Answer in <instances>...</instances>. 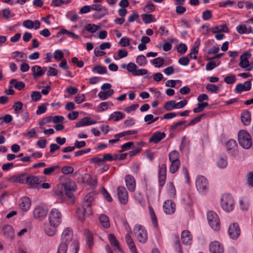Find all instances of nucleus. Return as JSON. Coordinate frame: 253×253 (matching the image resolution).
Returning a JSON list of instances; mask_svg holds the SVG:
<instances>
[{
  "label": "nucleus",
  "mask_w": 253,
  "mask_h": 253,
  "mask_svg": "<svg viewBox=\"0 0 253 253\" xmlns=\"http://www.w3.org/2000/svg\"><path fill=\"white\" fill-rule=\"evenodd\" d=\"M211 11L210 10H206L202 13V18L205 21H207L212 17Z\"/></svg>",
  "instance_id": "nucleus-57"
},
{
  "label": "nucleus",
  "mask_w": 253,
  "mask_h": 253,
  "mask_svg": "<svg viewBox=\"0 0 253 253\" xmlns=\"http://www.w3.org/2000/svg\"><path fill=\"white\" fill-rule=\"evenodd\" d=\"M173 237L174 238V247L176 251L178 252V253H183V252L181 250V246L180 243L179 236L177 234H174Z\"/></svg>",
  "instance_id": "nucleus-43"
},
{
  "label": "nucleus",
  "mask_w": 253,
  "mask_h": 253,
  "mask_svg": "<svg viewBox=\"0 0 253 253\" xmlns=\"http://www.w3.org/2000/svg\"><path fill=\"white\" fill-rule=\"evenodd\" d=\"M167 175V167L166 164H162L159 170V182L161 187H163L165 184Z\"/></svg>",
  "instance_id": "nucleus-14"
},
{
  "label": "nucleus",
  "mask_w": 253,
  "mask_h": 253,
  "mask_svg": "<svg viewBox=\"0 0 253 253\" xmlns=\"http://www.w3.org/2000/svg\"><path fill=\"white\" fill-rule=\"evenodd\" d=\"M96 123V121H93L90 118L84 117L80 121L76 123V127H79L93 125Z\"/></svg>",
  "instance_id": "nucleus-25"
},
{
  "label": "nucleus",
  "mask_w": 253,
  "mask_h": 253,
  "mask_svg": "<svg viewBox=\"0 0 253 253\" xmlns=\"http://www.w3.org/2000/svg\"><path fill=\"white\" fill-rule=\"evenodd\" d=\"M76 183L70 179H67L64 182L59 184L54 190L56 196L62 201L67 199L71 200L74 203L73 192L76 190Z\"/></svg>",
  "instance_id": "nucleus-1"
},
{
  "label": "nucleus",
  "mask_w": 253,
  "mask_h": 253,
  "mask_svg": "<svg viewBox=\"0 0 253 253\" xmlns=\"http://www.w3.org/2000/svg\"><path fill=\"white\" fill-rule=\"evenodd\" d=\"M251 56V54L249 52H245L240 56V62H239V65L240 67L245 68L246 71L249 65L248 59L250 58Z\"/></svg>",
  "instance_id": "nucleus-18"
},
{
  "label": "nucleus",
  "mask_w": 253,
  "mask_h": 253,
  "mask_svg": "<svg viewBox=\"0 0 253 253\" xmlns=\"http://www.w3.org/2000/svg\"><path fill=\"white\" fill-rule=\"evenodd\" d=\"M92 71L94 73H97L98 74H104L107 73L106 68L105 67L100 65L95 66L92 69Z\"/></svg>",
  "instance_id": "nucleus-45"
},
{
  "label": "nucleus",
  "mask_w": 253,
  "mask_h": 253,
  "mask_svg": "<svg viewBox=\"0 0 253 253\" xmlns=\"http://www.w3.org/2000/svg\"><path fill=\"white\" fill-rule=\"evenodd\" d=\"M220 32L225 33L229 32V30L225 24L216 26L212 28V32L213 33H216Z\"/></svg>",
  "instance_id": "nucleus-40"
},
{
  "label": "nucleus",
  "mask_w": 253,
  "mask_h": 253,
  "mask_svg": "<svg viewBox=\"0 0 253 253\" xmlns=\"http://www.w3.org/2000/svg\"><path fill=\"white\" fill-rule=\"evenodd\" d=\"M19 206L20 209L25 211H28L31 206V201L27 197H24L20 199Z\"/></svg>",
  "instance_id": "nucleus-24"
},
{
  "label": "nucleus",
  "mask_w": 253,
  "mask_h": 253,
  "mask_svg": "<svg viewBox=\"0 0 253 253\" xmlns=\"http://www.w3.org/2000/svg\"><path fill=\"white\" fill-rule=\"evenodd\" d=\"M117 194L120 202L123 205H126L128 201V193L126 189L123 186L118 187Z\"/></svg>",
  "instance_id": "nucleus-11"
},
{
  "label": "nucleus",
  "mask_w": 253,
  "mask_h": 253,
  "mask_svg": "<svg viewBox=\"0 0 253 253\" xmlns=\"http://www.w3.org/2000/svg\"><path fill=\"white\" fill-rule=\"evenodd\" d=\"M114 93V91L112 89H110L107 91H100L98 94L99 98L102 100H104L111 96Z\"/></svg>",
  "instance_id": "nucleus-35"
},
{
  "label": "nucleus",
  "mask_w": 253,
  "mask_h": 253,
  "mask_svg": "<svg viewBox=\"0 0 253 253\" xmlns=\"http://www.w3.org/2000/svg\"><path fill=\"white\" fill-rule=\"evenodd\" d=\"M11 55L12 57L17 61H22L26 58V55L25 53L17 51L13 52Z\"/></svg>",
  "instance_id": "nucleus-41"
},
{
  "label": "nucleus",
  "mask_w": 253,
  "mask_h": 253,
  "mask_svg": "<svg viewBox=\"0 0 253 253\" xmlns=\"http://www.w3.org/2000/svg\"><path fill=\"white\" fill-rule=\"evenodd\" d=\"M251 81H248L244 82V84H238L236 85L235 92L236 93H241L244 91H249L251 89Z\"/></svg>",
  "instance_id": "nucleus-15"
},
{
  "label": "nucleus",
  "mask_w": 253,
  "mask_h": 253,
  "mask_svg": "<svg viewBox=\"0 0 253 253\" xmlns=\"http://www.w3.org/2000/svg\"><path fill=\"white\" fill-rule=\"evenodd\" d=\"M53 57L55 59L57 60H61L64 57V54L61 50L57 49L54 51Z\"/></svg>",
  "instance_id": "nucleus-61"
},
{
  "label": "nucleus",
  "mask_w": 253,
  "mask_h": 253,
  "mask_svg": "<svg viewBox=\"0 0 253 253\" xmlns=\"http://www.w3.org/2000/svg\"><path fill=\"white\" fill-rule=\"evenodd\" d=\"M151 62L155 66V67L160 68L164 63V60L162 57H157L151 60Z\"/></svg>",
  "instance_id": "nucleus-48"
},
{
  "label": "nucleus",
  "mask_w": 253,
  "mask_h": 253,
  "mask_svg": "<svg viewBox=\"0 0 253 253\" xmlns=\"http://www.w3.org/2000/svg\"><path fill=\"white\" fill-rule=\"evenodd\" d=\"M125 182L126 186L130 192H133L135 190L136 184L133 176L129 174L126 175L125 176Z\"/></svg>",
  "instance_id": "nucleus-20"
},
{
  "label": "nucleus",
  "mask_w": 253,
  "mask_h": 253,
  "mask_svg": "<svg viewBox=\"0 0 253 253\" xmlns=\"http://www.w3.org/2000/svg\"><path fill=\"white\" fill-rule=\"evenodd\" d=\"M239 203L240 209L242 211L248 210L249 207V203L247 200L241 199L240 200Z\"/></svg>",
  "instance_id": "nucleus-58"
},
{
  "label": "nucleus",
  "mask_w": 253,
  "mask_h": 253,
  "mask_svg": "<svg viewBox=\"0 0 253 253\" xmlns=\"http://www.w3.org/2000/svg\"><path fill=\"white\" fill-rule=\"evenodd\" d=\"M137 132H138V131L137 130H127V131H125L121 132L120 133L117 134H116L115 135V137H119L120 138V137H123L124 136H126V135H131V134H136L137 133Z\"/></svg>",
  "instance_id": "nucleus-53"
},
{
  "label": "nucleus",
  "mask_w": 253,
  "mask_h": 253,
  "mask_svg": "<svg viewBox=\"0 0 253 253\" xmlns=\"http://www.w3.org/2000/svg\"><path fill=\"white\" fill-rule=\"evenodd\" d=\"M142 18L143 21L146 24H149L154 21V17L153 15L151 14H144L142 15Z\"/></svg>",
  "instance_id": "nucleus-49"
},
{
  "label": "nucleus",
  "mask_w": 253,
  "mask_h": 253,
  "mask_svg": "<svg viewBox=\"0 0 253 253\" xmlns=\"http://www.w3.org/2000/svg\"><path fill=\"white\" fill-rule=\"evenodd\" d=\"M59 169V167L58 165L53 166L51 167L44 169L43 171V173L45 175H50L55 170Z\"/></svg>",
  "instance_id": "nucleus-55"
},
{
  "label": "nucleus",
  "mask_w": 253,
  "mask_h": 253,
  "mask_svg": "<svg viewBox=\"0 0 253 253\" xmlns=\"http://www.w3.org/2000/svg\"><path fill=\"white\" fill-rule=\"evenodd\" d=\"M74 168L71 166H64L61 169V172L64 174H71L74 171Z\"/></svg>",
  "instance_id": "nucleus-60"
},
{
  "label": "nucleus",
  "mask_w": 253,
  "mask_h": 253,
  "mask_svg": "<svg viewBox=\"0 0 253 253\" xmlns=\"http://www.w3.org/2000/svg\"><path fill=\"white\" fill-rule=\"evenodd\" d=\"M136 62L140 66L144 67L147 64V59L143 55H139L136 58Z\"/></svg>",
  "instance_id": "nucleus-46"
},
{
  "label": "nucleus",
  "mask_w": 253,
  "mask_h": 253,
  "mask_svg": "<svg viewBox=\"0 0 253 253\" xmlns=\"http://www.w3.org/2000/svg\"><path fill=\"white\" fill-rule=\"evenodd\" d=\"M237 146V142L233 139L229 140L226 143V147L228 151L231 150L233 153L236 154V151L235 148Z\"/></svg>",
  "instance_id": "nucleus-38"
},
{
  "label": "nucleus",
  "mask_w": 253,
  "mask_h": 253,
  "mask_svg": "<svg viewBox=\"0 0 253 253\" xmlns=\"http://www.w3.org/2000/svg\"><path fill=\"white\" fill-rule=\"evenodd\" d=\"M236 30L240 34H245L247 32V29L244 24H240L237 26Z\"/></svg>",
  "instance_id": "nucleus-63"
},
{
  "label": "nucleus",
  "mask_w": 253,
  "mask_h": 253,
  "mask_svg": "<svg viewBox=\"0 0 253 253\" xmlns=\"http://www.w3.org/2000/svg\"><path fill=\"white\" fill-rule=\"evenodd\" d=\"M134 233L136 235L137 240L142 243H145L147 240V234L145 228L139 224L135 225Z\"/></svg>",
  "instance_id": "nucleus-7"
},
{
  "label": "nucleus",
  "mask_w": 253,
  "mask_h": 253,
  "mask_svg": "<svg viewBox=\"0 0 253 253\" xmlns=\"http://www.w3.org/2000/svg\"><path fill=\"white\" fill-rule=\"evenodd\" d=\"M48 213L47 208L43 206H38L34 209L33 211V216L34 218L42 220L44 218Z\"/></svg>",
  "instance_id": "nucleus-9"
},
{
  "label": "nucleus",
  "mask_w": 253,
  "mask_h": 253,
  "mask_svg": "<svg viewBox=\"0 0 253 253\" xmlns=\"http://www.w3.org/2000/svg\"><path fill=\"white\" fill-rule=\"evenodd\" d=\"M234 201L232 196L229 194L223 195L221 198V206L223 210L229 212L234 209Z\"/></svg>",
  "instance_id": "nucleus-5"
},
{
  "label": "nucleus",
  "mask_w": 253,
  "mask_h": 253,
  "mask_svg": "<svg viewBox=\"0 0 253 253\" xmlns=\"http://www.w3.org/2000/svg\"><path fill=\"white\" fill-rule=\"evenodd\" d=\"M125 118V114L120 111L114 112L111 114L109 120H113L115 122L119 121Z\"/></svg>",
  "instance_id": "nucleus-33"
},
{
  "label": "nucleus",
  "mask_w": 253,
  "mask_h": 253,
  "mask_svg": "<svg viewBox=\"0 0 253 253\" xmlns=\"http://www.w3.org/2000/svg\"><path fill=\"white\" fill-rule=\"evenodd\" d=\"M108 14V9L105 7L101 8V9L99 11H96L95 13L93 14V17L95 19H100L105 15Z\"/></svg>",
  "instance_id": "nucleus-37"
},
{
  "label": "nucleus",
  "mask_w": 253,
  "mask_h": 253,
  "mask_svg": "<svg viewBox=\"0 0 253 253\" xmlns=\"http://www.w3.org/2000/svg\"><path fill=\"white\" fill-rule=\"evenodd\" d=\"M227 157L225 155H221L217 161V166L220 169H224L227 166Z\"/></svg>",
  "instance_id": "nucleus-34"
},
{
  "label": "nucleus",
  "mask_w": 253,
  "mask_h": 253,
  "mask_svg": "<svg viewBox=\"0 0 253 253\" xmlns=\"http://www.w3.org/2000/svg\"><path fill=\"white\" fill-rule=\"evenodd\" d=\"M42 182L40 178L38 176L34 175H29L27 176L26 183L30 185H34L40 184Z\"/></svg>",
  "instance_id": "nucleus-31"
},
{
  "label": "nucleus",
  "mask_w": 253,
  "mask_h": 253,
  "mask_svg": "<svg viewBox=\"0 0 253 253\" xmlns=\"http://www.w3.org/2000/svg\"><path fill=\"white\" fill-rule=\"evenodd\" d=\"M238 141L240 146L244 149L250 148L252 144L251 137L246 130H241L238 132Z\"/></svg>",
  "instance_id": "nucleus-3"
},
{
  "label": "nucleus",
  "mask_w": 253,
  "mask_h": 253,
  "mask_svg": "<svg viewBox=\"0 0 253 253\" xmlns=\"http://www.w3.org/2000/svg\"><path fill=\"white\" fill-rule=\"evenodd\" d=\"M181 238L183 244L190 245L192 242V237L189 231L183 230L181 235Z\"/></svg>",
  "instance_id": "nucleus-21"
},
{
  "label": "nucleus",
  "mask_w": 253,
  "mask_h": 253,
  "mask_svg": "<svg viewBox=\"0 0 253 253\" xmlns=\"http://www.w3.org/2000/svg\"><path fill=\"white\" fill-rule=\"evenodd\" d=\"M2 15L5 18L8 19L9 18L13 17L15 14L14 13H11V10L9 8H6L2 10Z\"/></svg>",
  "instance_id": "nucleus-54"
},
{
  "label": "nucleus",
  "mask_w": 253,
  "mask_h": 253,
  "mask_svg": "<svg viewBox=\"0 0 253 253\" xmlns=\"http://www.w3.org/2000/svg\"><path fill=\"white\" fill-rule=\"evenodd\" d=\"M171 165L169 168V171L171 173H175L179 168L180 165V162H171Z\"/></svg>",
  "instance_id": "nucleus-51"
},
{
  "label": "nucleus",
  "mask_w": 253,
  "mask_h": 253,
  "mask_svg": "<svg viewBox=\"0 0 253 253\" xmlns=\"http://www.w3.org/2000/svg\"><path fill=\"white\" fill-rule=\"evenodd\" d=\"M31 96L34 101H38L42 98L41 93L38 91H33Z\"/></svg>",
  "instance_id": "nucleus-62"
},
{
  "label": "nucleus",
  "mask_w": 253,
  "mask_h": 253,
  "mask_svg": "<svg viewBox=\"0 0 253 253\" xmlns=\"http://www.w3.org/2000/svg\"><path fill=\"white\" fill-rule=\"evenodd\" d=\"M164 108L168 111L175 109V100H171L166 102L164 105Z\"/></svg>",
  "instance_id": "nucleus-47"
},
{
  "label": "nucleus",
  "mask_w": 253,
  "mask_h": 253,
  "mask_svg": "<svg viewBox=\"0 0 253 253\" xmlns=\"http://www.w3.org/2000/svg\"><path fill=\"white\" fill-rule=\"evenodd\" d=\"M208 106H209L208 102L198 103L197 107L193 109V112L194 113H198L202 112L204 108Z\"/></svg>",
  "instance_id": "nucleus-44"
},
{
  "label": "nucleus",
  "mask_w": 253,
  "mask_h": 253,
  "mask_svg": "<svg viewBox=\"0 0 253 253\" xmlns=\"http://www.w3.org/2000/svg\"><path fill=\"white\" fill-rule=\"evenodd\" d=\"M228 233L232 239H237L240 235V229L238 224L233 223L231 224L228 228Z\"/></svg>",
  "instance_id": "nucleus-12"
},
{
  "label": "nucleus",
  "mask_w": 253,
  "mask_h": 253,
  "mask_svg": "<svg viewBox=\"0 0 253 253\" xmlns=\"http://www.w3.org/2000/svg\"><path fill=\"white\" fill-rule=\"evenodd\" d=\"M49 222L54 226H59L62 221V214L57 209H52L48 215Z\"/></svg>",
  "instance_id": "nucleus-6"
},
{
  "label": "nucleus",
  "mask_w": 253,
  "mask_h": 253,
  "mask_svg": "<svg viewBox=\"0 0 253 253\" xmlns=\"http://www.w3.org/2000/svg\"><path fill=\"white\" fill-rule=\"evenodd\" d=\"M209 224L215 231H218L220 228V222L218 215L212 211H209L207 214Z\"/></svg>",
  "instance_id": "nucleus-4"
},
{
  "label": "nucleus",
  "mask_w": 253,
  "mask_h": 253,
  "mask_svg": "<svg viewBox=\"0 0 253 253\" xmlns=\"http://www.w3.org/2000/svg\"><path fill=\"white\" fill-rule=\"evenodd\" d=\"M100 224L105 228H109L110 226V220L107 215L101 214L98 217Z\"/></svg>",
  "instance_id": "nucleus-28"
},
{
  "label": "nucleus",
  "mask_w": 253,
  "mask_h": 253,
  "mask_svg": "<svg viewBox=\"0 0 253 253\" xmlns=\"http://www.w3.org/2000/svg\"><path fill=\"white\" fill-rule=\"evenodd\" d=\"M46 67L42 68L39 65H34L31 68L33 72V77L35 79L42 76L44 74L46 71Z\"/></svg>",
  "instance_id": "nucleus-17"
},
{
  "label": "nucleus",
  "mask_w": 253,
  "mask_h": 253,
  "mask_svg": "<svg viewBox=\"0 0 253 253\" xmlns=\"http://www.w3.org/2000/svg\"><path fill=\"white\" fill-rule=\"evenodd\" d=\"M13 86L19 90H21L25 87V84L23 82L18 81L16 79H13L9 82V87L12 88Z\"/></svg>",
  "instance_id": "nucleus-26"
},
{
  "label": "nucleus",
  "mask_w": 253,
  "mask_h": 253,
  "mask_svg": "<svg viewBox=\"0 0 253 253\" xmlns=\"http://www.w3.org/2000/svg\"><path fill=\"white\" fill-rule=\"evenodd\" d=\"M3 234L7 239L12 240L14 236L13 227L9 225H5L2 228Z\"/></svg>",
  "instance_id": "nucleus-22"
},
{
  "label": "nucleus",
  "mask_w": 253,
  "mask_h": 253,
  "mask_svg": "<svg viewBox=\"0 0 253 253\" xmlns=\"http://www.w3.org/2000/svg\"><path fill=\"white\" fill-rule=\"evenodd\" d=\"M73 233L71 228H65L61 236V243L59 244L57 251L67 253L68 244L72 240Z\"/></svg>",
  "instance_id": "nucleus-2"
},
{
  "label": "nucleus",
  "mask_w": 253,
  "mask_h": 253,
  "mask_svg": "<svg viewBox=\"0 0 253 253\" xmlns=\"http://www.w3.org/2000/svg\"><path fill=\"white\" fill-rule=\"evenodd\" d=\"M236 77L233 75L227 76L224 79V82L227 84H233L236 82Z\"/></svg>",
  "instance_id": "nucleus-59"
},
{
  "label": "nucleus",
  "mask_w": 253,
  "mask_h": 253,
  "mask_svg": "<svg viewBox=\"0 0 253 253\" xmlns=\"http://www.w3.org/2000/svg\"><path fill=\"white\" fill-rule=\"evenodd\" d=\"M211 253H223L222 245L217 241L212 242L209 246Z\"/></svg>",
  "instance_id": "nucleus-16"
},
{
  "label": "nucleus",
  "mask_w": 253,
  "mask_h": 253,
  "mask_svg": "<svg viewBox=\"0 0 253 253\" xmlns=\"http://www.w3.org/2000/svg\"><path fill=\"white\" fill-rule=\"evenodd\" d=\"M137 67V65L133 62H129L127 64V70L131 72L132 75L134 73Z\"/></svg>",
  "instance_id": "nucleus-64"
},
{
  "label": "nucleus",
  "mask_w": 253,
  "mask_h": 253,
  "mask_svg": "<svg viewBox=\"0 0 253 253\" xmlns=\"http://www.w3.org/2000/svg\"><path fill=\"white\" fill-rule=\"evenodd\" d=\"M109 240L111 245L114 247V250L121 251V248L119 245V243L116 239L115 235L112 234H110L108 235Z\"/></svg>",
  "instance_id": "nucleus-32"
},
{
  "label": "nucleus",
  "mask_w": 253,
  "mask_h": 253,
  "mask_svg": "<svg viewBox=\"0 0 253 253\" xmlns=\"http://www.w3.org/2000/svg\"><path fill=\"white\" fill-rule=\"evenodd\" d=\"M169 158L171 162H180L179 152L176 150L172 151L169 153Z\"/></svg>",
  "instance_id": "nucleus-39"
},
{
  "label": "nucleus",
  "mask_w": 253,
  "mask_h": 253,
  "mask_svg": "<svg viewBox=\"0 0 253 253\" xmlns=\"http://www.w3.org/2000/svg\"><path fill=\"white\" fill-rule=\"evenodd\" d=\"M85 210V208H83V206L81 208H78L77 210L76 216L78 219L81 221H84L85 216H89L91 214H87Z\"/></svg>",
  "instance_id": "nucleus-30"
},
{
  "label": "nucleus",
  "mask_w": 253,
  "mask_h": 253,
  "mask_svg": "<svg viewBox=\"0 0 253 253\" xmlns=\"http://www.w3.org/2000/svg\"><path fill=\"white\" fill-rule=\"evenodd\" d=\"M27 174L26 173H21L20 174H15L11 176L9 180L13 182L19 183H26V178Z\"/></svg>",
  "instance_id": "nucleus-23"
},
{
  "label": "nucleus",
  "mask_w": 253,
  "mask_h": 253,
  "mask_svg": "<svg viewBox=\"0 0 253 253\" xmlns=\"http://www.w3.org/2000/svg\"><path fill=\"white\" fill-rule=\"evenodd\" d=\"M251 113L248 110L244 111L241 114V121L242 123L246 126H248L251 123Z\"/></svg>",
  "instance_id": "nucleus-27"
},
{
  "label": "nucleus",
  "mask_w": 253,
  "mask_h": 253,
  "mask_svg": "<svg viewBox=\"0 0 253 253\" xmlns=\"http://www.w3.org/2000/svg\"><path fill=\"white\" fill-rule=\"evenodd\" d=\"M195 184L197 190L200 192H203L208 189V180L203 176L199 175L197 176Z\"/></svg>",
  "instance_id": "nucleus-8"
},
{
  "label": "nucleus",
  "mask_w": 253,
  "mask_h": 253,
  "mask_svg": "<svg viewBox=\"0 0 253 253\" xmlns=\"http://www.w3.org/2000/svg\"><path fill=\"white\" fill-rule=\"evenodd\" d=\"M166 137V133L164 132L156 131L149 139V142L157 144Z\"/></svg>",
  "instance_id": "nucleus-19"
},
{
  "label": "nucleus",
  "mask_w": 253,
  "mask_h": 253,
  "mask_svg": "<svg viewBox=\"0 0 253 253\" xmlns=\"http://www.w3.org/2000/svg\"><path fill=\"white\" fill-rule=\"evenodd\" d=\"M58 226H54L50 223L45 225L44 232L49 236H53L56 232V227Z\"/></svg>",
  "instance_id": "nucleus-29"
},
{
  "label": "nucleus",
  "mask_w": 253,
  "mask_h": 253,
  "mask_svg": "<svg viewBox=\"0 0 253 253\" xmlns=\"http://www.w3.org/2000/svg\"><path fill=\"white\" fill-rule=\"evenodd\" d=\"M204 114H200L198 115L197 117L195 118L194 119L191 120L189 123L188 124L187 126H192L194 125L199 122H200L202 119V118L205 116Z\"/></svg>",
  "instance_id": "nucleus-56"
},
{
  "label": "nucleus",
  "mask_w": 253,
  "mask_h": 253,
  "mask_svg": "<svg viewBox=\"0 0 253 253\" xmlns=\"http://www.w3.org/2000/svg\"><path fill=\"white\" fill-rule=\"evenodd\" d=\"M163 210L167 214L173 213L175 211V205L171 200H168L163 204Z\"/></svg>",
  "instance_id": "nucleus-13"
},
{
  "label": "nucleus",
  "mask_w": 253,
  "mask_h": 253,
  "mask_svg": "<svg viewBox=\"0 0 253 253\" xmlns=\"http://www.w3.org/2000/svg\"><path fill=\"white\" fill-rule=\"evenodd\" d=\"M84 234L86 236V242L87 245L89 249H91L93 245V236L90 233L89 231L87 229L84 230Z\"/></svg>",
  "instance_id": "nucleus-36"
},
{
  "label": "nucleus",
  "mask_w": 253,
  "mask_h": 253,
  "mask_svg": "<svg viewBox=\"0 0 253 253\" xmlns=\"http://www.w3.org/2000/svg\"><path fill=\"white\" fill-rule=\"evenodd\" d=\"M100 27L93 24H88L85 26V30L88 32L93 33L97 31Z\"/></svg>",
  "instance_id": "nucleus-50"
},
{
  "label": "nucleus",
  "mask_w": 253,
  "mask_h": 253,
  "mask_svg": "<svg viewBox=\"0 0 253 253\" xmlns=\"http://www.w3.org/2000/svg\"><path fill=\"white\" fill-rule=\"evenodd\" d=\"M94 198L91 194L85 195L84 197V201L83 203V208H85L86 212L87 214H92L91 206Z\"/></svg>",
  "instance_id": "nucleus-10"
},
{
  "label": "nucleus",
  "mask_w": 253,
  "mask_h": 253,
  "mask_svg": "<svg viewBox=\"0 0 253 253\" xmlns=\"http://www.w3.org/2000/svg\"><path fill=\"white\" fill-rule=\"evenodd\" d=\"M23 104L22 102L18 101L14 103L13 108L14 109L15 114L18 116L20 113L22 112L23 109Z\"/></svg>",
  "instance_id": "nucleus-42"
},
{
  "label": "nucleus",
  "mask_w": 253,
  "mask_h": 253,
  "mask_svg": "<svg viewBox=\"0 0 253 253\" xmlns=\"http://www.w3.org/2000/svg\"><path fill=\"white\" fill-rule=\"evenodd\" d=\"M206 88L211 93H217L219 90V87L215 84H209L207 85Z\"/></svg>",
  "instance_id": "nucleus-52"
}]
</instances>
